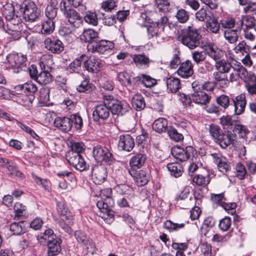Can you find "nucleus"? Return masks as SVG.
Masks as SVG:
<instances>
[{
	"label": "nucleus",
	"mask_w": 256,
	"mask_h": 256,
	"mask_svg": "<svg viewBox=\"0 0 256 256\" xmlns=\"http://www.w3.org/2000/svg\"><path fill=\"white\" fill-rule=\"evenodd\" d=\"M180 38L182 44L194 50L200 46L202 36L196 28L188 26L182 30Z\"/></svg>",
	"instance_id": "obj_1"
},
{
	"label": "nucleus",
	"mask_w": 256,
	"mask_h": 256,
	"mask_svg": "<svg viewBox=\"0 0 256 256\" xmlns=\"http://www.w3.org/2000/svg\"><path fill=\"white\" fill-rule=\"evenodd\" d=\"M16 16H22L26 20L34 22L40 14L36 5L32 1H24L16 4Z\"/></svg>",
	"instance_id": "obj_2"
},
{
	"label": "nucleus",
	"mask_w": 256,
	"mask_h": 256,
	"mask_svg": "<svg viewBox=\"0 0 256 256\" xmlns=\"http://www.w3.org/2000/svg\"><path fill=\"white\" fill-rule=\"evenodd\" d=\"M114 204L112 198L98 200L96 203L99 210L97 215L102 218L106 222L111 223L114 220V211L112 209Z\"/></svg>",
	"instance_id": "obj_3"
},
{
	"label": "nucleus",
	"mask_w": 256,
	"mask_h": 256,
	"mask_svg": "<svg viewBox=\"0 0 256 256\" xmlns=\"http://www.w3.org/2000/svg\"><path fill=\"white\" fill-rule=\"evenodd\" d=\"M93 156L98 162H105L110 164L114 160V156L106 146L97 145L93 148Z\"/></svg>",
	"instance_id": "obj_4"
},
{
	"label": "nucleus",
	"mask_w": 256,
	"mask_h": 256,
	"mask_svg": "<svg viewBox=\"0 0 256 256\" xmlns=\"http://www.w3.org/2000/svg\"><path fill=\"white\" fill-rule=\"evenodd\" d=\"M7 60L14 69V72L18 73L23 68L26 67L27 58L26 56L22 54L12 53L7 56Z\"/></svg>",
	"instance_id": "obj_5"
},
{
	"label": "nucleus",
	"mask_w": 256,
	"mask_h": 256,
	"mask_svg": "<svg viewBox=\"0 0 256 256\" xmlns=\"http://www.w3.org/2000/svg\"><path fill=\"white\" fill-rule=\"evenodd\" d=\"M66 158L70 165L80 172L86 170L88 166L82 154L68 151L66 153Z\"/></svg>",
	"instance_id": "obj_6"
},
{
	"label": "nucleus",
	"mask_w": 256,
	"mask_h": 256,
	"mask_svg": "<svg viewBox=\"0 0 256 256\" xmlns=\"http://www.w3.org/2000/svg\"><path fill=\"white\" fill-rule=\"evenodd\" d=\"M114 46V43L111 41L98 40L96 42H92L88 44L87 48L88 51L92 53L96 52L103 54L106 52L112 50Z\"/></svg>",
	"instance_id": "obj_7"
},
{
	"label": "nucleus",
	"mask_w": 256,
	"mask_h": 256,
	"mask_svg": "<svg viewBox=\"0 0 256 256\" xmlns=\"http://www.w3.org/2000/svg\"><path fill=\"white\" fill-rule=\"evenodd\" d=\"M110 115V109L106 104H99L94 108L92 112V118L94 122L100 124H103Z\"/></svg>",
	"instance_id": "obj_8"
},
{
	"label": "nucleus",
	"mask_w": 256,
	"mask_h": 256,
	"mask_svg": "<svg viewBox=\"0 0 256 256\" xmlns=\"http://www.w3.org/2000/svg\"><path fill=\"white\" fill-rule=\"evenodd\" d=\"M44 44L45 48L52 54H59L64 50L62 42L52 36L46 38Z\"/></svg>",
	"instance_id": "obj_9"
},
{
	"label": "nucleus",
	"mask_w": 256,
	"mask_h": 256,
	"mask_svg": "<svg viewBox=\"0 0 256 256\" xmlns=\"http://www.w3.org/2000/svg\"><path fill=\"white\" fill-rule=\"evenodd\" d=\"M106 168L102 165L95 166L92 170V180L96 184L103 183L107 178Z\"/></svg>",
	"instance_id": "obj_10"
},
{
	"label": "nucleus",
	"mask_w": 256,
	"mask_h": 256,
	"mask_svg": "<svg viewBox=\"0 0 256 256\" xmlns=\"http://www.w3.org/2000/svg\"><path fill=\"white\" fill-rule=\"evenodd\" d=\"M236 140V135L230 131L222 132L215 141L222 148H226L230 144H234Z\"/></svg>",
	"instance_id": "obj_11"
},
{
	"label": "nucleus",
	"mask_w": 256,
	"mask_h": 256,
	"mask_svg": "<svg viewBox=\"0 0 256 256\" xmlns=\"http://www.w3.org/2000/svg\"><path fill=\"white\" fill-rule=\"evenodd\" d=\"M134 145V139L130 134H122L120 136L118 143V148L120 150L130 152Z\"/></svg>",
	"instance_id": "obj_12"
},
{
	"label": "nucleus",
	"mask_w": 256,
	"mask_h": 256,
	"mask_svg": "<svg viewBox=\"0 0 256 256\" xmlns=\"http://www.w3.org/2000/svg\"><path fill=\"white\" fill-rule=\"evenodd\" d=\"M130 174L134 178L136 184L139 186L146 184L148 180V176L146 172L142 170H136L130 168L128 170Z\"/></svg>",
	"instance_id": "obj_13"
},
{
	"label": "nucleus",
	"mask_w": 256,
	"mask_h": 256,
	"mask_svg": "<svg viewBox=\"0 0 256 256\" xmlns=\"http://www.w3.org/2000/svg\"><path fill=\"white\" fill-rule=\"evenodd\" d=\"M108 106L112 114L118 116L124 114L130 110L127 104L120 101L112 102H109Z\"/></svg>",
	"instance_id": "obj_14"
},
{
	"label": "nucleus",
	"mask_w": 256,
	"mask_h": 256,
	"mask_svg": "<svg viewBox=\"0 0 256 256\" xmlns=\"http://www.w3.org/2000/svg\"><path fill=\"white\" fill-rule=\"evenodd\" d=\"M84 62V66L88 72H96L99 71L101 63L100 60L95 56L88 58L86 56Z\"/></svg>",
	"instance_id": "obj_15"
},
{
	"label": "nucleus",
	"mask_w": 256,
	"mask_h": 256,
	"mask_svg": "<svg viewBox=\"0 0 256 256\" xmlns=\"http://www.w3.org/2000/svg\"><path fill=\"white\" fill-rule=\"evenodd\" d=\"M210 155L214 162L218 166L220 171L224 172H228L230 170V166L226 158L223 156L221 154L213 153Z\"/></svg>",
	"instance_id": "obj_16"
},
{
	"label": "nucleus",
	"mask_w": 256,
	"mask_h": 256,
	"mask_svg": "<svg viewBox=\"0 0 256 256\" xmlns=\"http://www.w3.org/2000/svg\"><path fill=\"white\" fill-rule=\"evenodd\" d=\"M234 70L237 72L238 78L243 80L245 84L249 82L252 77L256 76V75L254 74L248 72L247 70L240 62H236L234 64Z\"/></svg>",
	"instance_id": "obj_17"
},
{
	"label": "nucleus",
	"mask_w": 256,
	"mask_h": 256,
	"mask_svg": "<svg viewBox=\"0 0 256 256\" xmlns=\"http://www.w3.org/2000/svg\"><path fill=\"white\" fill-rule=\"evenodd\" d=\"M178 76L183 78H188L192 76L194 73L193 65L192 62L187 60L182 62L177 70Z\"/></svg>",
	"instance_id": "obj_18"
},
{
	"label": "nucleus",
	"mask_w": 256,
	"mask_h": 256,
	"mask_svg": "<svg viewBox=\"0 0 256 256\" xmlns=\"http://www.w3.org/2000/svg\"><path fill=\"white\" fill-rule=\"evenodd\" d=\"M16 6L15 7L11 4H7L3 6L2 9V14L6 18L7 22L14 20L16 21V18L18 19L17 22H19V17L16 16Z\"/></svg>",
	"instance_id": "obj_19"
},
{
	"label": "nucleus",
	"mask_w": 256,
	"mask_h": 256,
	"mask_svg": "<svg viewBox=\"0 0 256 256\" xmlns=\"http://www.w3.org/2000/svg\"><path fill=\"white\" fill-rule=\"evenodd\" d=\"M232 101L234 106L235 114L238 115L243 113L246 104L245 94H241L237 96L234 100H232Z\"/></svg>",
	"instance_id": "obj_20"
},
{
	"label": "nucleus",
	"mask_w": 256,
	"mask_h": 256,
	"mask_svg": "<svg viewBox=\"0 0 256 256\" xmlns=\"http://www.w3.org/2000/svg\"><path fill=\"white\" fill-rule=\"evenodd\" d=\"M146 160V156L143 152H139L134 156L130 160V168L135 170L140 168Z\"/></svg>",
	"instance_id": "obj_21"
},
{
	"label": "nucleus",
	"mask_w": 256,
	"mask_h": 256,
	"mask_svg": "<svg viewBox=\"0 0 256 256\" xmlns=\"http://www.w3.org/2000/svg\"><path fill=\"white\" fill-rule=\"evenodd\" d=\"M54 125L64 132H69L72 128L70 117H57L54 121Z\"/></svg>",
	"instance_id": "obj_22"
},
{
	"label": "nucleus",
	"mask_w": 256,
	"mask_h": 256,
	"mask_svg": "<svg viewBox=\"0 0 256 256\" xmlns=\"http://www.w3.org/2000/svg\"><path fill=\"white\" fill-rule=\"evenodd\" d=\"M206 54L214 60L216 62L222 60L224 56L223 52L217 47H214L212 44H208L206 48Z\"/></svg>",
	"instance_id": "obj_23"
},
{
	"label": "nucleus",
	"mask_w": 256,
	"mask_h": 256,
	"mask_svg": "<svg viewBox=\"0 0 256 256\" xmlns=\"http://www.w3.org/2000/svg\"><path fill=\"white\" fill-rule=\"evenodd\" d=\"M192 100L196 104H206L209 102L210 96L202 90H197L191 94Z\"/></svg>",
	"instance_id": "obj_24"
},
{
	"label": "nucleus",
	"mask_w": 256,
	"mask_h": 256,
	"mask_svg": "<svg viewBox=\"0 0 256 256\" xmlns=\"http://www.w3.org/2000/svg\"><path fill=\"white\" fill-rule=\"evenodd\" d=\"M64 16L70 24L78 28L82 23V18L74 9L68 11Z\"/></svg>",
	"instance_id": "obj_25"
},
{
	"label": "nucleus",
	"mask_w": 256,
	"mask_h": 256,
	"mask_svg": "<svg viewBox=\"0 0 256 256\" xmlns=\"http://www.w3.org/2000/svg\"><path fill=\"white\" fill-rule=\"evenodd\" d=\"M62 240L57 237L48 242V254L49 256H55L57 255L61 250L60 244Z\"/></svg>",
	"instance_id": "obj_26"
},
{
	"label": "nucleus",
	"mask_w": 256,
	"mask_h": 256,
	"mask_svg": "<svg viewBox=\"0 0 256 256\" xmlns=\"http://www.w3.org/2000/svg\"><path fill=\"white\" fill-rule=\"evenodd\" d=\"M98 32L88 28L83 32L80 38L82 41L88 42V44H90V43L96 42L98 40L96 38H98Z\"/></svg>",
	"instance_id": "obj_27"
},
{
	"label": "nucleus",
	"mask_w": 256,
	"mask_h": 256,
	"mask_svg": "<svg viewBox=\"0 0 256 256\" xmlns=\"http://www.w3.org/2000/svg\"><path fill=\"white\" fill-rule=\"evenodd\" d=\"M74 236L78 242L86 246V248H92V241L85 232L81 230H76L74 232Z\"/></svg>",
	"instance_id": "obj_28"
},
{
	"label": "nucleus",
	"mask_w": 256,
	"mask_h": 256,
	"mask_svg": "<svg viewBox=\"0 0 256 256\" xmlns=\"http://www.w3.org/2000/svg\"><path fill=\"white\" fill-rule=\"evenodd\" d=\"M147 32L150 38L162 37L164 32V27L152 22L147 26Z\"/></svg>",
	"instance_id": "obj_29"
},
{
	"label": "nucleus",
	"mask_w": 256,
	"mask_h": 256,
	"mask_svg": "<svg viewBox=\"0 0 256 256\" xmlns=\"http://www.w3.org/2000/svg\"><path fill=\"white\" fill-rule=\"evenodd\" d=\"M120 178H118V182L120 184L116 186V190L121 194H130L132 192V188L128 185L126 184V178L123 175L120 176Z\"/></svg>",
	"instance_id": "obj_30"
},
{
	"label": "nucleus",
	"mask_w": 256,
	"mask_h": 256,
	"mask_svg": "<svg viewBox=\"0 0 256 256\" xmlns=\"http://www.w3.org/2000/svg\"><path fill=\"white\" fill-rule=\"evenodd\" d=\"M167 90L168 92H176L181 88L180 81L179 78L170 76L166 80Z\"/></svg>",
	"instance_id": "obj_31"
},
{
	"label": "nucleus",
	"mask_w": 256,
	"mask_h": 256,
	"mask_svg": "<svg viewBox=\"0 0 256 256\" xmlns=\"http://www.w3.org/2000/svg\"><path fill=\"white\" fill-rule=\"evenodd\" d=\"M206 31L210 33L217 34L219 33L220 22L214 17L210 18L206 23Z\"/></svg>",
	"instance_id": "obj_32"
},
{
	"label": "nucleus",
	"mask_w": 256,
	"mask_h": 256,
	"mask_svg": "<svg viewBox=\"0 0 256 256\" xmlns=\"http://www.w3.org/2000/svg\"><path fill=\"white\" fill-rule=\"evenodd\" d=\"M214 66L218 71L224 74L228 73L232 68L234 69L231 62L224 59H222L215 62Z\"/></svg>",
	"instance_id": "obj_33"
},
{
	"label": "nucleus",
	"mask_w": 256,
	"mask_h": 256,
	"mask_svg": "<svg viewBox=\"0 0 256 256\" xmlns=\"http://www.w3.org/2000/svg\"><path fill=\"white\" fill-rule=\"evenodd\" d=\"M166 168L170 175L175 178L180 176L184 172L182 166L178 162L169 163L167 164Z\"/></svg>",
	"instance_id": "obj_34"
},
{
	"label": "nucleus",
	"mask_w": 256,
	"mask_h": 256,
	"mask_svg": "<svg viewBox=\"0 0 256 256\" xmlns=\"http://www.w3.org/2000/svg\"><path fill=\"white\" fill-rule=\"evenodd\" d=\"M152 128L159 133L168 131L169 128L167 120L163 118L156 119L153 123Z\"/></svg>",
	"instance_id": "obj_35"
},
{
	"label": "nucleus",
	"mask_w": 256,
	"mask_h": 256,
	"mask_svg": "<svg viewBox=\"0 0 256 256\" xmlns=\"http://www.w3.org/2000/svg\"><path fill=\"white\" fill-rule=\"evenodd\" d=\"M234 50L236 54L244 56L250 53V48L245 40L240 42L234 48Z\"/></svg>",
	"instance_id": "obj_36"
},
{
	"label": "nucleus",
	"mask_w": 256,
	"mask_h": 256,
	"mask_svg": "<svg viewBox=\"0 0 256 256\" xmlns=\"http://www.w3.org/2000/svg\"><path fill=\"white\" fill-rule=\"evenodd\" d=\"M56 236L51 229H47L44 233H41L38 236V240L41 244H44L46 242H48L55 238Z\"/></svg>",
	"instance_id": "obj_37"
},
{
	"label": "nucleus",
	"mask_w": 256,
	"mask_h": 256,
	"mask_svg": "<svg viewBox=\"0 0 256 256\" xmlns=\"http://www.w3.org/2000/svg\"><path fill=\"white\" fill-rule=\"evenodd\" d=\"M132 60L136 66H144L148 67L150 63L152 62L147 56L142 54H134Z\"/></svg>",
	"instance_id": "obj_38"
},
{
	"label": "nucleus",
	"mask_w": 256,
	"mask_h": 256,
	"mask_svg": "<svg viewBox=\"0 0 256 256\" xmlns=\"http://www.w3.org/2000/svg\"><path fill=\"white\" fill-rule=\"evenodd\" d=\"M224 36L228 43L234 44L238 40V30L236 29L226 30L224 32Z\"/></svg>",
	"instance_id": "obj_39"
},
{
	"label": "nucleus",
	"mask_w": 256,
	"mask_h": 256,
	"mask_svg": "<svg viewBox=\"0 0 256 256\" xmlns=\"http://www.w3.org/2000/svg\"><path fill=\"white\" fill-rule=\"evenodd\" d=\"M132 104L133 108L138 111L143 110L146 106L144 98L140 94H135L132 98Z\"/></svg>",
	"instance_id": "obj_40"
},
{
	"label": "nucleus",
	"mask_w": 256,
	"mask_h": 256,
	"mask_svg": "<svg viewBox=\"0 0 256 256\" xmlns=\"http://www.w3.org/2000/svg\"><path fill=\"white\" fill-rule=\"evenodd\" d=\"M52 80V76L50 72L46 70H42L40 72L36 79L38 83L41 84H46Z\"/></svg>",
	"instance_id": "obj_41"
},
{
	"label": "nucleus",
	"mask_w": 256,
	"mask_h": 256,
	"mask_svg": "<svg viewBox=\"0 0 256 256\" xmlns=\"http://www.w3.org/2000/svg\"><path fill=\"white\" fill-rule=\"evenodd\" d=\"M154 6L163 12H169L172 8L168 0H154Z\"/></svg>",
	"instance_id": "obj_42"
},
{
	"label": "nucleus",
	"mask_w": 256,
	"mask_h": 256,
	"mask_svg": "<svg viewBox=\"0 0 256 256\" xmlns=\"http://www.w3.org/2000/svg\"><path fill=\"white\" fill-rule=\"evenodd\" d=\"M56 20L47 19L42 24V32L44 34H50L53 32L55 29V22Z\"/></svg>",
	"instance_id": "obj_43"
},
{
	"label": "nucleus",
	"mask_w": 256,
	"mask_h": 256,
	"mask_svg": "<svg viewBox=\"0 0 256 256\" xmlns=\"http://www.w3.org/2000/svg\"><path fill=\"white\" fill-rule=\"evenodd\" d=\"M34 99V96L33 94H24L20 95V96L16 98V102L24 106H30Z\"/></svg>",
	"instance_id": "obj_44"
},
{
	"label": "nucleus",
	"mask_w": 256,
	"mask_h": 256,
	"mask_svg": "<svg viewBox=\"0 0 256 256\" xmlns=\"http://www.w3.org/2000/svg\"><path fill=\"white\" fill-rule=\"evenodd\" d=\"M185 225L184 223H175L170 220H166L164 222L163 226L164 228L168 230L170 232H172L183 228Z\"/></svg>",
	"instance_id": "obj_45"
},
{
	"label": "nucleus",
	"mask_w": 256,
	"mask_h": 256,
	"mask_svg": "<svg viewBox=\"0 0 256 256\" xmlns=\"http://www.w3.org/2000/svg\"><path fill=\"white\" fill-rule=\"evenodd\" d=\"M86 56L82 54L79 58H76L68 66V69L70 72H78L80 69L82 62L84 61Z\"/></svg>",
	"instance_id": "obj_46"
},
{
	"label": "nucleus",
	"mask_w": 256,
	"mask_h": 256,
	"mask_svg": "<svg viewBox=\"0 0 256 256\" xmlns=\"http://www.w3.org/2000/svg\"><path fill=\"white\" fill-rule=\"evenodd\" d=\"M95 88L94 85L90 83L88 79L84 80L80 85L76 88L78 91L80 92H89L94 90Z\"/></svg>",
	"instance_id": "obj_47"
},
{
	"label": "nucleus",
	"mask_w": 256,
	"mask_h": 256,
	"mask_svg": "<svg viewBox=\"0 0 256 256\" xmlns=\"http://www.w3.org/2000/svg\"><path fill=\"white\" fill-rule=\"evenodd\" d=\"M193 181L198 186H204L210 183V176L208 174L204 175L198 174L194 178Z\"/></svg>",
	"instance_id": "obj_48"
},
{
	"label": "nucleus",
	"mask_w": 256,
	"mask_h": 256,
	"mask_svg": "<svg viewBox=\"0 0 256 256\" xmlns=\"http://www.w3.org/2000/svg\"><path fill=\"white\" fill-rule=\"evenodd\" d=\"M183 148V155L185 157L184 158V161L190 159L194 162V158L196 159V157L198 156L196 150L192 146H188Z\"/></svg>",
	"instance_id": "obj_49"
},
{
	"label": "nucleus",
	"mask_w": 256,
	"mask_h": 256,
	"mask_svg": "<svg viewBox=\"0 0 256 256\" xmlns=\"http://www.w3.org/2000/svg\"><path fill=\"white\" fill-rule=\"evenodd\" d=\"M175 16L179 22L185 24L190 18V14L186 10L180 8L178 10Z\"/></svg>",
	"instance_id": "obj_50"
},
{
	"label": "nucleus",
	"mask_w": 256,
	"mask_h": 256,
	"mask_svg": "<svg viewBox=\"0 0 256 256\" xmlns=\"http://www.w3.org/2000/svg\"><path fill=\"white\" fill-rule=\"evenodd\" d=\"M70 120L72 123V127L73 124L76 130L82 128L83 122L82 117L78 114H73L70 116Z\"/></svg>",
	"instance_id": "obj_51"
},
{
	"label": "nucleus",
	"mask_w": 256,
	"mask_h": 256,
	"mask_svg": "<svg viewBox=\"0 0 256 256\" xmlns=\"http://www.w3.org/2000/svg\"><path fill=\"white\" fill-rule=\"evenodd\" d=\"M58 8L52 4L48 5L45 10V15L48 19L56 20Z\"/></svg>",
	"instance_id": "obj_52"
},
{
	"label": "nucleus",
	"mask_w": 256,
	"mask_h": 256,
	"mask_svg": "<svg viewBox=\"0 0 256 256\" xmlns=\"http://www.w3.org/2000/svg\"><path fill=\"white\" fill-rule=\"evenodd\" d=\"M84 20L86 23L94 26L98 24L97 16L95 12H86Z\"/></svg>",
	"instance_id": "obj_53"
},
{
	"label": "nucleus",
	"mask_w": 256,
	"mask_h": 256,
	"mask_svg": "<svg viewBox=\"0 0 256 256\" xmlns=\"http://www.w3.org/2000/svg\"><path fill=\"white\" fill-rule=\"evenodd\" d=\"M245 88L250 95H256V76L245 84Z\"/></svg>",
	"instance_id": "obj_54"
},
{
	"label": "nucleus",
	"mask_w": 256,
	"mask_h": 256,
	"mask_svg": "<svg viewBox=\"0 0 256 256\" xmlns=\"http://www.w3.org/2000/svg\"><path fill=\"white\" fill-rule=\"evenodd\" d=\"M216 102L219 106L226 109L230 106V98L227 95L221 94L216 98Z\"/></svg>",
	"instance_id": "obj_55"
},
{
	"label": "nucleus",
	"mask_w": 256,
	"mask_h": 256,
	"mask_svg": "<svg viewBox=\"0 0 256 256\" xmlns=\"http://www.w3.org/2000/svg\"><path fill=\"white\" fill-rule=\"evenodd\" d=\"M232 130L233 134H234L236 136V134H238L239 136L241 138L245 136L246 134L248 132V130L244 126L241 124H238L236 122V124L234 125L233 128Z\"/></svg>",
	"instance_id": "obj_56"
},
{
	"label": "nucleus",
	"mask_w": 256,
	"mask_h": 256,
	"mask_svg": "<svg viewBox=\"0 0 256 256\" xmlns=\"http://www.w3.org/2000/svg\"><path fill=\"white\" fill-rule=\"evenodd\" d=\"M236 122L232 120V118L229 116H224L220 118V122L224 127L230 130L233 128V126L236 124Z\"/></svg>",
	"instance_id": "obj_57"
},
{
	"label": "nucleus",
	"mask_w": 256,
	"mask_h": 256,
	"mask_svg": "<svg viewBox=\"0 0 256 256\" xmlns=\"http://www.w3.org/2000/svg\"><path fill=\"white\" fill-rule=\"evenodd\" d=\"M172 156L180 161H184V148L180 146H175L172 148Z\"/></svg>",
	"instance_id": "obj_58"
},
{
	"label": "nucleus",
	"mask_w": 256,
	"mask_h": 256,
	"mask_svg": "<svg viewBox=\"0 0 256 256\" xmlns=\"http://www.w3.org/2000/svg\"><path fill=\"white\" fill-rule=\"evenodd\" d=\"M224 73H222L220 72H214L213 74V76L214 79L217 81L219 82L220 84H223L224 86H227L228 84H229V80L227 78V76L222 75V74H224Z\"/></svg>",
	"instance_id": "obj_59"
},
{
	"label": "nucleus",
	"mask_w": 256,
	"mask_h": 256,
	"mask_svg": "<svg viewBox=\"0 0 256 256\" xmlns=\"http://www.w3.org/2000/svg\"><path fill=\"white\" fill-rule=\"evenodd\" d=\"M117 78L120 82H124L127 86H131V78L129 74L126 72H122L118 73Z\"/></svg>",
	"instance_id": "obj_60"
},
{
	"label": "nucleus",
	"mask_w": 256,
	"mask_h": 256,
	"mask_svg": "<svg viewBox=\"0 0 256 256\" xmlns=\"http://www.w3.org/2000/svg\"><path fill=\"white\" fill-rule=\"evenodd\" d=\"M167 132L170 138L176 142L180 141L184 138L182 134L178 132L177 130L173 127H170Z\"/></svg>",
	"instance_id": "obj_61"
},
{
	"label": "nucleus",
	"mask_w": 256,
	"mask_h": 256,
	"mask_svg": "<svg viewBox=\"0 0 256 256\" xmlns=\"http://www.w3.org/2000/svg\"><path fill=\"white\" fill-rule=\"evenodd\" d=\"M236 176L240 180H244L247 174L244 166L240 162L236 164Z\"/></svg>",
	"instance_id": "obj_62"
},
{
	"label": "nucleus",
	"mask_w": 256,
	"mask_h": 256,
	"mask_svg": "<svg viewBox=\"0 0 256 256\" xmlns=\"http://www.w3.org/2000/svg\"><path fill=\"white\" fill-rule=\"evenodd\" d=\"M209 132L216 141L218 136L222 132V130L218 126L212 124L210 126Z\"/></svg>",
	"instance_id": "obj_63"
},
{
	"label": "nucleus",
	"mask_w": 256,
	"mask_h": 256,
	"mask_svg": "<svg viewBox=\"0 0 256 256\" xmlns=\"http://www.w3.org/2000/svg\"><path fill=\"white\" fill-rule=\"evenodd\" d=\"M206 52L195 50L192 52V58L196 64H200L206 58Z\"/></svg>",
	"instance_id": "obj_64"
}]
</instances>
